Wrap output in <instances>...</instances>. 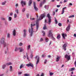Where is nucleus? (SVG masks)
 <instances>
[{
  "label": "nucleus",
  "mask_w": 76,
  "mask_h": 76,
  "mask_svg": "<svg viewBox=\"0 0 76 76\" xmlns=\"http://www.w3.org/2000/svg\"><path fill=\"white\" fill-rule=\"evenodd\" d=\"M75 68H71V69H69V72H71L72 71H73V70H75Z\"/></svg>",
  "instance_id": "nucleus-20"
},
{
  "label": "nucleus",
  "mask_w": 76,
  "mask_h": 76,
  "mask_svg": "<svg viewBox=\"0 0 76 76\" xmlns=\"http://www.w3.org/2000/svg\"><path fill=\"white\" fill-rule=\"evenodd\" d=\"M31 29L30 28L29 29L28 31L29 33H30V37H32V35L33 34V33L34 32V30H33V26H35V24L34 23V24L31 23Z\"/></svg>",
  "instance_id": "nucleus-2"
},
{
  "label": "nucleus",
  "mask_w": 76,
  "mask_h": 76,
  "mask_svg": "<svg viewBox=\"0 0 76 76\" xmlns=\"http://www.w3.org/2000/svg\"><path fill=\"white\" fill-rule=\"evenodd\" d=\"M67 0H64V3H66V2H67Z\"/></svg>",
  "instance_id": "nucleus-60"
},
{
  "label": "nucleus",
  "mask_w": 76,
  "mask_h": 76,
  "mask_svg": "<svg viewBox=\"0 0 76 76\" xmlns=\"http://www.w3.org/2000/svg\"><path fill=\"white\" fill-rule=\"evenodd\" d=\"M6 3V1H5L4 2H3L2 3V5H5Z\"/></svg>",
  "instance_id": "nucleus-29"
},
{
  "label": "nucleus",
  "mask_w": 76,
  "mask_h": 76,
  "mask_svg": "<svg viewBox=\"0 0 76 76\" xmlns=\"http://www.w3.org/2000/svg\"><path fill=\"white\" fill-rule=\"evenodd\" d=\"M30 19H31V20H35V18H30Z\"/></svg>",
  "instance_id": "nucleus-50"
},
{
  "label": "nucleus",
  "mask_w": 76,
  "mask_h": 76,
  "mask_svg": "<svg viewBox=\"0 0 76 76\" xmlns=\"http://www.w3.org/2000/svg\"><path fill=\"white\" fill-rule=\"evenodd\" d=\"M10 72H12V66H10Z\"/></svg>",
  "instance_id": "nucleus-26"
},
{
  "label": "nucleus",
  "mask_w": 76,
  "mask_h": 76,
  "mask_svg": "<svg viewBox=\"0 0 76 76\" xmlns=\"http://www.w3.org/2000/svg\"><path fill=\"white\" fill-rule=\"evenodd\" d=\"M19 50V48L16 47L15 48V51H17Z\"/></svg>",
  "instance_id": "nucleus-21"
},
{
  "label": "nucleus",
  "mask_w": 76,
  "mask_h": 76,
  "mask_svg": "<svg viewBox=\"0 0 76 76\" xmlns=\"http://www.w3.org/2000/svg\"><path fill=\"white\" fill-rule=\"evenodd\" d=\"M45 2H46V1H45V0H43V1H42V3L43 4H44V3H45Z\"/></svg>",
  "instance_id": "nucleus-36"
},
{
  "label": "nucleus",
  "mask_w": 76,
  "mask_h": 76,
  "mask_svg": "<svg viewBox=\"0 0 76 76\" xmlns=\"http://www.w3.org/2000/svg\"><path fill=\"white\" fill-rule=\"evenodd\" d=\"M45 29H46V24H45L44 25V26L43 28V29H44V30H45Z\"/></svg>",
  "instance_id": "nucleus-31"
},
{
  "label": "nucleus",
  "mask_w": 76,
  "mask_h": 76,
  "mask_svg": "<svg viewBox=\"0 0 76 76\" xmlns=\"http://www.w3.org/2000/svg\"><path fill=\"white\" fill-rule=\"evenodd\" d=\"M25 8H23L22 10V11L23 12H25Z\"/></svg>",
  "instance_id": "nucleus-43"
},
{
  "label": "nucleus",
  "mask_w": 76,
  "mask_h": 76,
  "mask_svg": "<svg viewBox=\"0 0 76 76\" xmlns=\"http://www.w3.org/2000/svg\"><path fill=\"white\" fill-rule=\"evenodd\" d=\"M33 6H34V9H35V11H37L38 10V9L37 8V7H36V4L35 2H33Z\"/></svg>",
  "instance_id": "nucleus-9"
},
{
  "label": "nucleus",
  "mask_w": 76,
  "mask_h": 76,
  "mask_svg": "<svg viewBox=\"0 0 76 76\" xmlns=\"http://www.w3.org/2000/svg\"><path fill=\"white\" fill-rule=\"evenodd\" d=\"M35 58H36L37 59V61L36 63V66H37V64H38L39 61V56H37Z\"/></svg>",
  "instance_id": "nucleus-6"
},
{
  "label": "nucleus",
  "mask_w": 76,
  "mask_h": 76,
  "mask_svg": "<svg viewBox=\"0 0 76 76\" xmlns=\"http://www.w3.org/2000/svg\"><path fill=\"white\" fill-rule=\"evenodd\" d=\"M24 76H29V74H24Z\"/></svg>",
  "instance_id": "nucleus-41"
},
{
  "label": "nucleus",
  "mask_w": 76,
  "mask_h": 76,
  "mask_svg": "<svg viewBox=\"0 0 76 76\" xmlns=\"http://www.w3.org/2000/svg\"><path fill=\"white\" fill-rule=\"evenodd\" d=\"M21 4L23 7V5H25L26 3L25 2L23 1H21Z\"/></svg>",
  "instance_id": "nucleus-12"
},
{
  "label": "nucleus",
  "mask_w": 76,
  "mask_h": 76,
  "mask_svg": "<svg viewBox=\"0 0 76 76\" xmlns=\"http://www.w3.org/2000/svg\"><path fill=\"white\" fill-rule=\"evenodd\" d=\"M48 57L49 58L50 57H51V56H50V55L48 56Z\"/></svg>",
  "instance_id": "nucleus-64"
},
{
  "label": "nucleus",
  "mask_w": 76,
  "mask_h": 76,
  "mask_svg": "<svg viewBox=\"0 0 76 76\" xmlns=\"http://www.w3.org/2000/svg\"><path fill=\"white\" fill-rule=\"evenodd\" d=\"M70 28V25H69L67 27L66 29V31H69Z\"/></svg>",
  "instance_id": "nucleus-13"
},
{
  "label": "nucleus",
  "mask_w": 76,
  "mask_h": 76,
  "mask_svg": "<svg viewBox=\"0 0 76 76\" xmlns=\"http://www.w3.org/2000/svg\"><path fill=\"white\" fill-rule=\"evenodd\" d=\"M66 9V7H64L63 8L62 11V13H61V14H62V15H63V13H64V9Z\"/></svg>",
  "instance_id": "nucleus-19"
},
{
  "label": "nucleus",
  "mask_w": 76,
  "mask_h": 76,
  "mask_svg": "<svg viewBox=\"0 0 76 76\" xmlns=\"http://www.w3.org/2000/svg\"><path fill=\"white\" fill-rule=\"evenodd\" d=\"M47 60H45V62H44V63L45 64V63H47Z\"/></svg>",
  "instance_id": "nucleus-53"
},
{
  "label": "nucleus",
  "mask_w": 76,
  "mask_h": 76,
  "mask_svg": "<svg viewBox=\"0 0 76 76\" xmlns=\"http://www.w3.org/2000/svg\"><path fill=\"white\" fill-rule=\"evenodd\" d=\"M22 67H23V64H22L20 65V69H22Z\"/></svg>",
  "instance_id": "nucleus-37"
},
{
  "label": "nucleus",
  "mask_w": 76,
  "mask_h": 76,
  "mask_svg": "<svg viewBox=\"0 0 76 76\" xmlns=\"http://www.w3.org/2000/svg\"><path fill=\"white\" fill-rule=\"evenodd\" d=\"M49 74L50 76H53L54 75V73L53 72H50Z\"/></svg>",
  "instance_id": "nucleus-32"
},
{
  "label": "nucleus",
  "mask_w": 76,
  "mask_h": 76,
  "mask_svg": "<svg viewBox=\"0 0 76 76\" xmlns=\"http://www.w3.org/2000/svg\"><path fill=\"white\" fill-rule=\"evenodd\" d=\"M1 19L2 20H5V19L4 18H1Z\"/></svg>",
  "instance_id": "nucleus-46"
},
{
  "label": "nucleus",
  "mask_w": 76,
  "mask_h": 76,
  "mask_svg": "<svg viewBox=\"0 0 76 76\" xmlns=\"http://www.w3.org/2000/svg\"><path fill=\"white\" fill-rule=\"evenodd\" d=\"M5 40H6V38L4 37H2L0 40V44H3L4 47H6L7 45V44L5 42Z\"/></svg>",
  "instance_id": "nucleus-3"
},
{
  "label": "nucleus",
  "mask_w": 76,
  "mask_h": 76,
  "mask_svg": "<svg viewBox=\"0 0 76 76\" xmlns=\"http://www.w3.org/2000/svg\"><path fill=\"white\" fill-rule=\"evenodd\" d=\"M69 5L70 6H72V3H70L69 4Z\"/></svg>",
  "instance_id": "nucleus-63"
},
{
  "label": "nucleus",
  "mask_w": 76,
  "mask_h": 76,
  "mask_svg": "<svg viewBox=\"0 0 76 76\" xmlns=\"http://www.w3.org/2000/svg\"><path fill=\"white\" fill-rule=\"evenodd\" d=\"M12 33L13 36H15V35H16V30H14L13 31Z\"/></svg>",
  "instance_id": "nucleus-18"
},
{
  "label": "nucleus",
  "mask_w": 76,
  "mask_h": 76,
  "mask_svg": "<svg viewBox=\"0 0 76 76\" xmlns=\"http://www.w3.org/2000/svg\"><path fill=\"white\" fill-rule=\"evenodd\" d=\"M7 37L8 38H10V34L9 33H8L7 34Z\"/></svg>",
  "instance_id": "nucleus-27"
},
{
  "label": "nucleus",
  "mask_w": 76,
  "mask_h": 76,
  "mask_svg": "<svg viewBox=\"0 0 76 76\" xmlns=\"http://www.w3.org/2000/svg\"><path fill=\"white\" fill-rule=\"evenodd\" d=\"M8 20L9 21H11V20H12V17H9L8 18Z\"/></svg>",
  "instance_id": "nucleus-28"
},
{
  "label": "nucleus",
  "mask_w": 76,
  "mask_h": 76,
  "mask_svg": "<svg viewBox=\"0 0 76 76\" xmlns=\"http://www.w3.org/2000/svg\"><path fill=\"white\" fill-rule=\"evenodd\" d=\"M30 57H31V58H32V57H33V55L31 54V55Z\"/></svg>",
  "instance_id": "nucleus-58"
},
{
  "label": "nucleus",
  "mask_w": 76,
  "mask_h": 76,
  "mask_svg": "<svg viewBox=\"0 0 76 76\" xmlns=\"http://www.w3.org/2000/svg\"><path fill=\"white\" fill-rule=\"evenodd\" d=\"M59 60H60V57L59 56H58L56 58V61H59Z\"/></svg>",
  "instance_id": "nucleus-24"
},
{
  "label": "nucleus",
  "mask_w": 76,
  "mask_h": 76,
  "mask_svg": "<svg viewBox=\"0 0 76 76\" xmlns=\"http://www.w3.org/2000/svg\"><path fill=\"white\" fill-rule=\"evenodd\" d=\"M6 64H4L2 66V69H4L5 67H6Z\"/></svg>",
  "instance_id": "nucleus-30"
},
{
  "label": "nucleus",
  "mask_w": 76,
  "mask_h": 76,
  "mask_svg": "<svg viewBox=\"0 0 76 76\" xmlns=\"http://www.w3.org/2000/svg\"><path fill=\"white\" fill-rule=\"evenodd\" d=\"M48 37H52V39L53 40H55V38H54L53 36V34H52V33H51V30L49 31L48 34Z\"/></svg>",
  "instance_id": "nucleus-4"
},
{
  "label": "nucleus",
  "mask_w": 76,
  "mask_h": 76,
  "mask_svg": "<svg viewBox=\"0 0 76 76\" xmlns=\"http://www.w3.org/2000/svg\"><path fill=\"white\" fill-rule=\"evenodd\" d=\"M26 66L27 67H34V64L32 63L29 62V64H26Z\"/></svg>",
  "instance_id": "nucleus-7"
},
{
  "label": "nucleus",
  "mask_w": 76,
  "mask_h": 76,
  "mask_svg": "<svg viewBox=\"0 0 76 76\" xmlns=\"http://www.w3.org/2000/svg\"><path fill=\"white\" fill-rule=\"evenodd\" d=\"M45 16V14H43L41 15L40 16L39 19H38L37 20H36V31H37V30H38V28H39V24L38 23V21H39V20H41Z\"/></svg>",
  "instance_id": "nucleus-1"
},
{
  "label": "nucleus",
  "mask_w": 76,
  "mask_h": 76,
  "mask_svg": "<svg viewBox=\"0 0 76 76\" xmlns=\"http://www.w3.org/2000/svg\"><path fill=\"white\" fill-rule=\"evenodd\" d=\"M49 6L48 5H45L44 6V7L45 8V9H47V10H48V7H49Z\"/></svg>",
  "instance_id": "nucleus-22"
},
{
  "label": "nucleus",
  "mask_w": 76,
  "mask_h": 76,
  "mask_svg": "<svg viewBox=\"0 0 76 76\" xmlns=\"http://www.w3.org/2000/svg\"><path fill=\"white\" fill-rule=\"evenodd\" d=\"M26 30L25 29H24L23 30V32H24V33L23 34V37H26Z\"/></svg>",
  "instance_id": "nucleus-11"
},
{
  "label": "nucleus",
  "mask_w": 76,
  "mask_h": 76,
  "mask_svg": "<svg viewBox=\"0 0 76 76\" xmlns=\"http://www.w3.org/2000/svg\"><path fill=\"white\" fill-rule=\"evenodd\" d=\"M12 63L11 62H9L6 64V65H7V66H9V65H12Z\"/></svg>",
  "instance_id": "nucleus-23"
},
{
  "label": "nucleus",
  "mask_w": 76,
  "mask_h": 76,
  "mask_svg": "<svg viewBox=\"0 0 76 76\" xmlns=\"http://www.w3.org/2000/svg\"><path fill=\"white\" fill-rule=\"evenodd\" d=\"M74 17H75V15H71V16H70L69 17V18H74Z\"/></svg>",
  "instance_id": "nucleus-35"
},
{
  "label": "nucleus",
  "mask_w": 76,
  "mask_h": 76,
  "mask_svg": "<svg viewBox=\"0 0 76 76\" xmlns=\"http://www.w3.org/2000/svg\"><path fill=\"white\" fill-rule=\"evenodd\" d=\"M12 15H13V12H11L10 13V16H12Z\"/></svg>",
  "instance_id": "nucleus-51"
},
{
  "label": "nucleus",
  "mask_w": 76,
  "mask_h": 76,
  "mask_svg": "<svg viewBox=\"0 0 76 76\" xmlns=\"http://www.w3.org/2000/svg\"><path fill=\"white\" fill-rule=\"evenodd\" d=\"M42 33H43V34H45V32L44 31H42Z\"/></svg>",
  "instance_id": "nucleus-59"
},
{
  "label": "nucleus",
  "mask_w": 76,
  "mask_h": 76,
  "mask_svg": "<svg viewBox=\"0 0 76 76\" xmlns=\"http://www.w3.org/2000/svg\"><path fill=\"white\" fill-rule=\"evenodd\" d=\"M15 12L17 13V14H18V13H19V10L18 9L16 10H15Z\"/></svg>",
  "instance_id": "nucleus-34"
},
{
  "label": "nucleus",
  "mask_w": 76,
  "mask_h": 76,
  "mask_svg": "<svg viewBox=\"0 0 76 76\" xmlns=\"http://www.w3.org/2000/svg\"><path fill=\"white\" fill-rule=\"evenodd\" d=\"M22 45H23V44L22 43H20L19 44L20 46H22Z\"/></svg>",
  "instance_id": "nucleus-48"
},
{
  "label": "nucleus",
  "mask_w": 76,
  "mask_h": 76,
  "mask_svg": "<svg viewBox=\"0 0 76 76\" xmlns=\"http://www.w3.org/2000/svg\"><path fill=\"white\" fill-rule=\"evenodd\" d=\"M67 45V43H65L63 46V49L64 50V51L66 50V47Z\"/></svg>",
  "instance_id": "nucleus-8"
},
{
  "label": "nucleus",
  "mask_w": 76,
  "mask_h": 76,
  "mask_svg": "<svg viewBox=\"0 0 76 76\" xmlns=\"http://www.w3.org/2000/svg\"><path fill=\"white\" fill-rule=\"evenodd\" d=\"M22 72H18V74L19 75H21L22 74Z\"/></svg>",
  "instance_id": "nucleus-45"
},
{
  "label": "nucleus",
  "mask_w": 76,
  "mask_h": 76,
  "mask_svg": "<svg viewBox=\"0 0 76 76\" xmlns=\"http://www.w3.org/2000/svg\"><path fill=\"white\" fill-rule=\"evenodd\" d=\"M45 55H42V57H45Z\"/></svg>",
  "instance_id": "nucleus-56"
},
{
  "label": "nucleus",
  "mask_w": 76,
  "mask_h": 76,
  "mask_svg": "<svg viewBox=\"0 0 76 76\" xmlns=\"http://www.w3.org/2000/svg\"><path fill=\"white\" fill-rule=\"evenodd\" d=\"M19 50H20V52L21 53L22 52V51H24V49H23L22 48H19Z\"/></svg>",
  "instance_id": "nucleus-15"
},
{
  "label": "nucleus",
  "mask_w": 76,
  "mask_h": 76,
  "mask_svg": "<svg viewBox=\"0 0 76 76\" xmlns=\"http://www.w3.org/2000/svg\"><path fill=\"white\" fill-rule=\"evenodd\" d=\"M45 42H48V41H49V39L48 37L45 38Z\"/></svg>",
  "instance_id": "nucleus-16"
},
{
  "label": "nucleus",
  "mask_w": 76,
  "mask_h": 76,
  "mask_svg": "<svg viewBox=\"0 0 76 76\" xmlns=\"http://www.w3.org/2000/svg\"><path fill=\"white\" fill-rule=\"evenodd\" d=\"M5 24L6 25H8V23H7V21H5Z\"/></svg>",
  "instance_id": "nucleus-33"
},
{
  "label": "nucleus",
  "mask_w": 76,
  "mask_h": 76,
  "mask_svg": "<svg viewBox=\"0 0 76 76\" xmlns=\"http://www.w3.org/2000/svg\"><path fill=\"white\" fill-rule=\"evenodd\" d=\"M47 16L48 18V23L49 25H50V24L51 23V16H50V15L49 14H48Z\"/></svg>",
  "instance_id": "nucleus-5"
},
{
  "label": "nucleus",
  "mask_w": 76,
  "mask_h": 76,
  "mask_svg": "<svg viewBox=\"0 0 76 76\" xmlns=\"http://www.w3.org/2000/svg\"><path fill=\"white\" fill-rule=\"evenodd\" d=\"M62 36L64 39H65V37H67V34H62Z\"/></svg>",
  "instance_id": "nucleus-17"
},
{
  "label": "nucleus",
  "mask_w": 76,
  "mask_h": 76,
  "mask_svg": "<svg viewBox=\"0 0 76 76\" xmlns=\"http://www.w3.org/2000/svg\"><path fill=\"white\" fill-rule=\"evenodd\" d=\"M26 57H28V53H26Z\"/></svg>",
  "instance_id": "nucleus-61"
},
{
  "label": "nucleus",
  "mask_w": 76,
  "mask_h": 76,
  "mask_svg": "<svg viewBox=\"0 0 76 76\" xmlns=\"http://www.w3.org/2000/svg\"><path fill=\"white\" fill-rule=\"evenodd\" d=\"M15 6L16 7H18V4H16L15 5Z\"/></svg>",
  "instance_id": "nucleus-54"
},
{
  "label": "nucleus",
  "mask_w": 76,
  "mask_h": 76,
  "mask_svg": "<svg viewBox=\"0 0 76 76\" xmlns=\"http://www.w3.org/2000/svg\"><path fill=\"white\" fill-rule=\"evenodd\" d=\"M23 58L24 59H25V58H26V56H24Z\"/></svg>",
  "instance_id": "nucleus-62"
},
{
  "label": "nucleus",
  "mask_w": 76,
  "mask_h": 76,
  "mask_svg": "<svg viewBox=\"0 0 76 76\" xmlns=\"http://www.w3.org/2000/svg\"><path fill=\"white\" fill-rule=\"evenodd\" d=\"M44 76V74L43 73H42V74L40 76Z\"/></svg>",
  "instance_id": "nucleus-55"
},
{
  "label": "nucleus",
  "mask_w": 76,
  "mask_h": 76,
  "mask_svg": "<svg viewBox=\"0 0 76 76\" xmlns=\"http://www.w3.org/2000/svg\"><path fill=\"white\" fill-rule=\"evenodd\" d=\"M17 17V14H15L14 15V18H16Z\"/></svg>",
  "instance_id": "nucleus-38"
},
{
  "label": "nucleus",
  "mask_w": 76,
  "mask_h": 76,
  "mask_svg": "<svg viewBox=\"0 0 76 76\" xmlns=\"http://www.w3.org/2000/svg\"><path fill=\"white\" fill-rule=\"evenodd\" d=\"M42 4H43L41 2L40 4V7H42Z\"/></svg>",
  "instance_id": "nucleus-49"
},
{
  "label": "nucleus",
  "mask_w": 76,
  "mask_h": 76,
  "mask_svg": "<svg viewBox=\"0 0 76 76\" xmlns=\"http://www.w3.org/2000/svg\"><path fill=\"white\" fill-rule=\"evenodd\" d=\"M57 7H60V5H57Z\"/></svg>",
  "instance_id": "nucleus-57"
},
{
  "label": "nucleus",
  "mask_w": 76,
  "mask_h": 76,
  "mask_svg": "<svg viewBox=\"0 0 76 76\" xmlns=\"http://www.w3.org/2000/svg\"><path fill=\"white\" fill-rule=\"evenodd\" d=\"M55 21L56 24H57L58 21H57V19H55Z\"/></svg>",
  "instance_id": "nucleus-40"
},
{
  "label": "nucleus",
  "mask_w": 76,
  "mask_h": 76,
  "mask_svg": "<svg viewBox=\"0 0 76 76\" xmlns=\"http://www.w3.org/2000/svg\"><path fill=\"white\" fill-rule=\"evenodd\" d=\"M32 1H28V6H31V4H32Z\"/></svg>",
  "instance_id": "nucleus-14"
},
{
  "label": "nucleus",
  "mask_w": 76,
  "mask_h": 76,
  "mask_svg": "<svg viewBox=\"0 0 76 76\" xmlns=\"http://www.w3.org/2000/svg\"><path fill=\"white\" fill-rule=\"evenodd\" d=\"M65 57L66 58H67V60L68 61L70 60V56H68V55L67 54L65 56Z\"/></svg>",
  "instance_id": "nucleus-10"
},
{
  "label": "nucleus",
  "mask_w": 76,
  "mask_h": 76,
  "mask_svg": "<svg viewBox=\"0 0 76 76\" xmlns=\"http://www.w3.org/2000/svg\"><path fill=\"white\" fill-rule=\"evenodd\" d=\"M27 48H28V50H29L30 48H31V45H28V46Z\"/></svg>",
  "instance_id": "nucleus-39"
},
{
  "label": "nucleus",
  "mask_w": 76,
  "mask_h": 76,
  "mask_svg": "<svg viewBox=\"0 0 76 76\" xmlns=\"http://www.w3.org/2000/svg\"><path fill=\"white\" fill-rule=\"evenodd\" d=\"M53 15L54 16L55 15V12L53 11Z\"/></svg>",
  "instance_id": "nucleus-52"
},
{
  "label": "nucleus",
  "mask_w": 76,
  "mask_h": 76,
  "mask_svg": "<svg viewBox=\"0 0 76 76\" xmlns=\"http://www.w3.org/2000/svg\"><path fill=\"white\" fill-rule=\"evenodd\" d=\"M29 14L27 13L26 14V16L27 18H29Z\"/></svg>",
  "instance_id": "nucleus-42"
},
{
  "label": "nucleus",
  "mask_w": 76,
  "mask_h": 76,
  "mask_svg": "<svg viewBox=\"0 0 76 76\" xmlns=\"http://www.w3.org/2000/svg\"><path fill=\"white\" fill-rule=\"evenodd\" d=\"M57 38L58 39H60V34H58L57 37Z\"/></svg>",
  "instance_id": "nucleus-25"
},
{
  "label": "nucleus",
  "mask_w": 76,
  "mask_h": 76,
  "mask_svg": "<svg viewBox=\"0 0 76 76\" xmlns=\"http://www.w3.org/2000/svg\"><path fill=\"white\" fill-rule=\"evenodd\" d=\"M44 41V39H43L42 38H41L40 41V42H42V41Z\"/></svg>",
  "instance_id": "nucleus-44"
},
{
  "label": "nucleus",
  "mask_w": 76,
  "mask_h": 76,
  "mask_svg": "<svg viewBox=\"0 0 76 76\" xmlns=\"http://www.w3.org/2000/svg\"><path fill=\"white\" fill-rule=\"evenodd\" d=\"M58 25H59V26H61V23H59L58 24Z\"/></svg>",
  "instance_id": "nucleus-47"
}]
</instances>
